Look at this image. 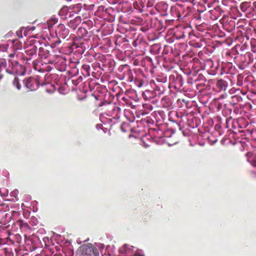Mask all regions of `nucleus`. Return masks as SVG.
<instances>
[{
	"label": "nucleus",
	"instance_id": "obj_1",
	"mask_svg": "<svg viewBox=\"0 0 256 256\" xmlns=\"http://www.w3.org/2000/svg\"><path fill=\"white\" fill-rule=\"evenodd\" d=\"M6 68V72L10 74H17L19 75L24 74V68L21 65L18 64L16 61L8 62V67L6 68V62L4 60H0V72H2V70Z\"/></svg>",
	"mask_w": 256,
	"mask_h": 256
},
{
	"label": "nucleus",
	"instance_id": "obj_2",
	"mask_svg": "<svg viewBox=\"0 0 256 256\" xmlns=\"http://www.w3.org/2000/svg\"><path fill=\"white\" fill-rule=\"evenodd\" d=\"M25 86L30 90H36L39 86L38 81L34 78L30 77L24 81Z\"/></svg>",
	"mask_w": 256,
	"mask_h": 256
},
{
	"label": "nucleus",
	"instance_id": "obj_3",
	"mask_svg": "<svg viewBox=\"0 0 256 256\" xmlns=\"http://www.w3.org/2000/svg\"><path fill=\"white\" fill-rule=\"evenodd\" d=\"M56 33L58 36L64 38L68 36L69 30L66 28L64 24H60L58 26Z\"/></svg>",
	"mask_w": 256,
	"mask_h": 256
},
{
	"label": "nucleus",
	"instance_id": "obj_4",
	"mask_svg": "<svg viewBox=\"0 0 256 256\" xmlns=\"http://www.w3.org/2000/svg\"><path fill=\"white\" fill-rule=\"evenodd\" d=\"M82 21L80 16H76L74 19L70 20L68 23V26L73 30L76 29L77 26L80 24Z\"/></svg>",
	"mask_w": 256,
	"mask_h": 256
},
{
	"label": "nucleus",
	"instance_id": "obj_5",
	"mask_svg": "<svg viewBox=\"0 0 256 256\" xmlns=\"http://www.w3.org/2000/svg\"><path fill=\"white\" fill-rule=\"evenodd\" d=\"M38 54L42 58H46L50 56L49 50L47 49L46 46L44 48H40Z\"/></svg>",
	"mask_w": 256,
	"mask_h": 256
},
{
	"label": "nucleus",
	"instance_id": "obj_6",
	"mask_svg": "<svg viewBox=\"0 0 256 256\" xmlns=\"http://www.w3.org/2000/svg\"><path fill=\"white\" fill-rule=\"evenodd\" d=\"M70 9V8H68L66 6H63L59 11V15L63 18H66V16L68 14Z\"/></svg>",
	"mask_w": 256,
	"mask_h": 256
},
{
	"label": "nucleus",
	"instance_id": "obj_7",
	"mask_svg": "<svg viewBox=\"0 0 256 256\" xmlns=\"http://www.w3.org/2000/svg\"><path fill=\"white\" fill-rule=\"evenodd\" d=\"M132 248H129L128 245L124 244L120 248L119 252L121 254H130V252L132 251Z\"/></svg>",
	"mask_w": 256,
	"mask_h": 256
},
{
	"label": "nucleus",
	"instance_id": "obj_8",
	"mask_svg": "<svg viewBox=\"0 0 256 256\" xmlns=\"http://www.w3.org/2000/svg\"><path fill=\"white\" fill-rule=\"evenodd\" d=\"M88 32L86 29L82 28H79L77 32L78 36L79 37H84L86 36Z\"/></svg>",
	"mask_w": 256,
	"mask_h": 256
},
{
	"label": "nucleus",
	"instance_id": "obj_9",
	"mask_svg": "<svg viewBox=\"0 0 256 256\" xmlns=\"http://www.w3.org/2000/svg\"><path fill=\"white\" fill-rule=\"evenodd\" d=\"M18 190H14L12 192L10 193V196L12 197V200L14 201V200H18Z\"/></svg>",
	"mask_w": 256,
	"mask_h": 256
},
{
	"label": "nucleus",
	"instance_id": "obj_10",
	"mask_svg": "<svg viewBox=\"0 0 256 256\" xmlns=\"http://www.w3.org/2000/svg\"><path fill=\"white\" fill-rule=\"evenodd\" d=\"M58 20L56 18H52L47 22V24L48 28L52 27L54 24H56Z\"/></svg>",
	"mask_w": 256,
	"mask_h": 256
},
{
	"label": "nucleus",
	"instance_id": "obj_11",
	"mask_svg": "<svg viewBox=\"0 0 256 256\" xmlns=\"http://www.w3.org/2000/svg\"><path fill=\"white\" fill-rule=\"evenodd\" d=\"M22 236L20 234H16L14 236V241L20 244L22 242Z\"/></svg>",
	"mask_w": 256,
	"mask_h": 256
},
{
	"label": "nucleus",
	"instance_id": "obj_12",
	"mask_svg": "<svg viewBox=\"0 0 256 256\" xmlns=\"http://www.w3.org/2000/svg\"><path fill=\"white\" fill-rule=\"evenodd\" d=\"M12 84L14 86H16L18 90H20L21 86L20 84L19 80L17 78H15Z\"/></svg>",
	"mask_w": 256,
	"mask_h": 256
},
{
	"label": "nucleus",
	"instance_id": "obj_13",
	"mask_svg": "<svg viewBox=\"0 0 256 256\" xmlns=\"http://www.w3.org/2000/svg\"><path fill=\"white\" fill-rule=\"evenodd\" d=\"M20 228H26V229H30V226L27 223H24V222L21 223V224L20 225Z\"/></svg>",
	"mask_w": 256,
	"mask_h": 256
},
{
	"label": "nucleus",
	"instance_id": "obj_14",
	"mask_svg": "<svg viewBox=\"0 0 256 256\" xmlns=\"http://www.w3.org/2000/svg\"><path fill=\"white\" fill-rule=\"evenodd\" d=\"M26 52L27 54L30 55V56H32L36 54V51L35 49L32 48L30 50H26Z\"/></svg>",
	"mask_w": 256,
	"mask_h": 256
},
{
	"label": "nucleus",
	"instance_id": "obj_15",
	"mask_svg": "<svg viewBox=\"0 0 256 256\" xmlns=\"http://www.w3.org/2000/svg\"><path fill=\"white\" fill-rule=\"evenodd\" d=\"M58 58V57L57 56H54V58H52V59L48 61V62L49 64H54V63H55V62H56V60H54V58L57 59V58Z\"/></svg>",
	"mask_w": 256,
	"mask_h": 256
},
{
	"label": "nucleus",
	"instance_id": "obj_16",
	"mask_svg": "<svg viewBox=\"0 0 256 256\" xmlns=\"http://www.w3.org/2000/svg\"><path fill=\"white\" fill-rule=\"evenodd\" d=\"M92 252L94 256H98L100 255L98 250L96 248H93Z\"/></svg>",
	"mask_w": 256,
	"mask_h": 256
},
{
	"label": "nucleus",
	"instance_id": "obj_17",
	"mask_svg": "<svg viewBox=\"0 0 256 256\" xmlns=\"http://www.w3.org/2000/svg\"><path fill=\"white\" fill-rule=\"evenodd\" d=\"M218 84L220 86L222 89L223 88V86H225L224 82L222 80L218 82Z\"/></svg>",
	"mask_w": 256,
	"mask_h": 256
},
{
	"label": "nucleus",
	"instance_id": "obj_18",
	"mask_svg": "<svg viewBox=\"0 0 256 256\" xmlns=\"http://www.w3.org/2000/svg\"><path fill=\"white\" fill-rule=\"evenodd\" d=\"M14 55H15V53L10 54L9 55V56H10V58H13V57H14Z\"/></svg>",
	"mask_w": 256,
	"mask_h": 256
},
{
	"label": "nucleus",
	"instance_id": "obj_19",
	"mask_svg": "<svg viewBox=\"0 0 256 256\" xmlns=\"http://www.w3.org/2000/svg\"><path fill=\"white\" fill-rule=\"evenodd\" d=\"M134 256H142V254L140 252V253H138V254H135Z\"/></svg>",
	"mask_w": 256,
	"mask_h": 256
},
{
	"label": "nucleus",
	"instance_id": "obj_20",
	"mask_svg": "<svg viewBox=\"0 0 256 256\" xmlns=\"http://www.w3.org/2000/svg\"><path fill=\"white\" fill-rule=\"evenodd\" d=\"M2 190H5L4 188H0V194H2Z\"/></svg>",
	"mask_w": 256,
	"mask_h": 256
},
{
	"label": "nucleus",
	"instance_id": "obj_21",
	"mask_svg": "<svg viewBox=\"0 0 256 256\" xmlns=\"http://www.w3.org/2000/svg\"><path fill=\"white\" fill-rule=\"evenodd\" d=\"M217 140H215L214 142H212V144H214V142H216Z\"/></svg>",
	"mask_w": 256,
	"mask_h": 256
},
{
	"label": "nucleus",
	"instance_id": "obj_22",
	"mask_svg": "<svg viewBox=\"0 0 256 256\" xmlns=\"http://www.w3.org/2000/svg\"><path fill=\"white\" fill-rule=\"evenodd\" d=\"M208 62H209V63H210V62H212L210 60H208ZM210 64H209V66H210Z\"/></svg>",
	"mask_w": 256,
	"mask_h": 256
},
{
	"label": "nucleus",
	"instance_id": "obj_23",
	"mask_svg": "<svg viewBox=\"0 0 256 256\" xmlns=\"http://www.w3.org/2000/svg\"><path fill=\"white\" fill-rule=\"evenodd\" d=\"M210 67H211V68H212V67H213V65H212H212H210Z\"/></svg>",
	"mask_w": 256,
	"mask_h": 256
},
{
	"label": "nucleus",
	"instance_id": "obj_24",
	"mask_svg": "<svg viewBox=\"0 0 256 256\" xmlns=\"http://www.w3.org/2000/svg\"><path fill=\"white\" fill-rule=\"evenodd\" d=\"M24 237H25V238H26V235H25V236H24Z\"/></svg>",
	"mask_w": 256,
	"mask_h": 256
}]
</instances>
